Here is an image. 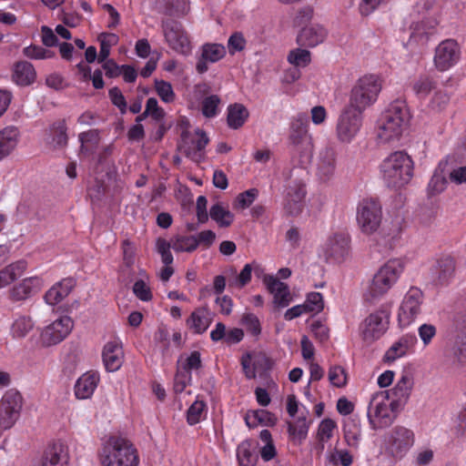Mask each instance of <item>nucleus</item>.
Returning a JSON list of instances; mask_svg holds the SVG:
<instances>
[{"instance_id":"nucleus-1","label":"nucleus","mask_w":466,"mask_h":466,"mask_svg":"<svg viewBox=\"0 0 466 466\" xmlns=\"http://www.w3.org/2000/svg\"><path fill=\"white\" fill-rule=\"evenodd\" d=\"M410 120V113L406 102L402 99L392 101L376 122L377 139L381 144L399 141L407 130Z\"/></svg>"},{"instance_id":"nucleus-2","label":"nucleus","mask_w":466,"mask_h":466,"mask_svg":"<svg viewBox=\"0 0 466 466\" xmlns=\"http://www.w3.org/2000/svg\"><path fill=\"white\" fill-rule=\"evenodd\" d=\"M405 269L401 258H392L385 262L363 289V299L373 302L385 296L398 282Z\"/></svg>"},{"instance_id":"nucleus-3","label":"nucleus","mask_w":466,"mask_h":466,"mask_svg":"<svg viewBox=\"0 0 466 466\" xmlns=\"http://www.w3.org/2000/svg\"><path fill=\"white\" fill-rule=\"evenodd\" d=\"M380 171L389 187L401 188L413 177L414 161L405 151H394L381 161Z\"/></svg>"},{"instance_id":"nucleus-4","label":"nucleus","mask_w":466,"mask_h":466,"mask_svg":"<svg viewBox=\"0 0 466 466\" xmlns=\"http://www.w3.org/2000/svg\"><path fill=\"white\" fill-rule=\"evenodd\" d=\"M432 7V0H420L413 7L410 35L407 42L411 49L425 47L437 34L439 22L434 17L426 16V13Z\"/></svg>"},{"instance_id":"nucleus-5","label":"nucleus","mask_w":466,"mask_h":466,"mask_svg":"<svg viewBox=\"0 0 466 466\" xmlns=\"http://www.w3.org/2000/svg\"><path fill=\"white\" fill-rule=\"evenodd\" d=\"M102 466H137L139 458L137 449L127 440L110 437L102 444L98 452Z\"/></svg>"},{"instance_id":"nucleus-6","label":"nucleus","mask_w":466,"mask_h":466,"mask_svg":"<svg viewBox=\"0 0 466 466\" xmlns=\"http://www.w3.org/2000/svg\"><path fill=\"white\" fill-rule=\"evenodd\" d=\"M289 139L293 147L294 157H299L298 164L302 167L309 164L314 144L309 133V116L306 113H298L291 118Z\"/></svg>"},{"instance_id":"nucleus-7","label":"nucleus","mask_w":466,"mask_h":466,"mask_svg":"<svg viewBox=\"0 0 466 466\" xmlns=\"http://www.w3.org/2000/svg\"><path fill=\"white\" fill-rule=\"evenodd\" d=\"M382 88V81L377 75H365L359 78L350 95L347 106L363 113L368 107L375 104Z\"/></svg>"},{"instance_id":"nucleus-8","label":"nucleus","mask_w":466,"mask_h":466,"mask_svg":"<svg viewBox=\"0 0 466 466\" xmlns=\"http://www.w3.org/2000/svg\"><path fill=\"white\" fill-rule=\"evenodd\" d=\"M391 400L388 390L375 392L368 407V419L372 429H383L390 426L394 420Z\"/></svg>"},{"instance_id":"nucleus-9","label":"nucleus","mask_w":466,"mask_h":466,"mask_svg":"<svg viewBox=\"0 0 466 466\" xmlns=\"http://www.w3.org/2000/svg\"><path fill=\"white\" fill-rule=\"evenodd\" d=\"M356 219L362 233L371 235L380 227L382 221V207L374 198L360 200L357 207Z\"/></svg>"},{"instance_id":"nucleus-10","label":"nucleus","mask_w":466,"mask_h":466,"mask_svg":"<svg viewBox=\"0 0 466 466\" xmlns=\"http://www.w3.org/2000/svg\"><path fill=\"white\" fill-rule=\"evenodd\" d=\"M415 433L411 429L397 425L385 437L386 450L396 460L402 459L412 448Z\"/></svg>"},{"instance_id":"nucleus-11","label":"nucleus","mask_w":466,"mask_h":466,"mask_svg":"<svg viewBox=\"0 0 466 466\" xmlns=\"http://www.w3.org/2000/svg\"><path fill=\"white\" fill-rule=\"evenodd\" d=\"M361 127L362 113L346 106L337 120V139L342 144L351 143L360 133Z\"/></svg>"},{"instance_id":"nucleus-12","label":"nucleus","mask_w":466,"mask_h":466,"mask_svg":"<svg viewBox=\"0 0 466 466\" xmlns=\"http://www.w3.org/2000/svg\"><path fill=\"white\" fill-rule=\"evenodd\" d=\"M390 311L383 307L369 314L360 325L363 340L373 342L379 339L388 329Z\"/></svg>"},{"instance_id":"nucleus-13","label":"nucleus","mask_w":466,"mask_h":466,"mask_svg":"<svg viewBox=\"0 0 466 466\" xmlns=\"http://www.w3.org/2000/svg\"><path fill=\"white\" fill-rule=\"evenodd\" d=\"M24 400L15 390H8L0 400V428L11 429L20 418Z\"/></svg>"},{"instance_id":"nucleus-14","label":"nucleus","mask_w":466,"mask_h":466,"mask_svg":"<svg viewBox=\"0 0 466 466\" xmlns=\"http://www.w3.org/2000/svg\"><path fill=\"white\" fill-rule=\"evenodd\" d=\"M423 293L416 287H411L404 295L398 311V321L401 328H407L421 313Z\"/></svg>"},{"instance_id":"nucleus-15","label":"nucleus","mask_w":466,"mask_h":466,"mask_svg":"<svg viewBox=\"0 0 466 466\" xmlns=\"http://www.w3.org/2000/svg\"><path fill=\"white\" fill-rule=\"evenodd\" d=\"M162 31L166 43L175 52L187 56L191 52V43L182 25L173 19L162 22Z\"/></svg>"},{"instance_id":"nucleus-16","label":"nucleus","mask_w":466,"mask_h":466,"mask_svg":"<svg viewBox=\"0 0 466 466\" xmlns=\"http://www.w3.org/2000/svg\"><path fill=\"white\" fill-rule=\"evenodd\" d=\"M461 58V47L456 40L445 39L435 48L433 64L440 72H445L458 64Z\"/></svg>"},{"instance_id":"nucleus-17","label":"nucleus","mask_w":466,"mask_h":466,"mask_svg":"<svg viewBox=\"0 0 466 466\" xmlns=\"http://www.w3.org/2000/svg\"><path fill=\"white\" fill-rule=\"evenodd\" d=\"M208 142L207 134L199 128L194 133L184 130L181 133L179 148L187 157L199 162L204 157V149Z\"/></svg>"},{"instance_id":"nucleus-18","label":"nucleus","mask_w":466,"mask_h":466,"mask_svg":"<svg viewBox=\"0 0 466 466\" xmlns=\"http://www.w3.org/2000/svg\"><path fill=\"white\" fill-rule=\"evenodd\" d=\"M74 323L70 317L62 316L46 326L40 333V341L46 347L63 341L71 332Z\"/></svg>"},{"instance_id":"nucleus-19","label":"nucleus","mask_w":466,"mask_h":466,"mask_svg":"<svg viewBox=\"0 0 466 466\" xmlns=\"http://www.w3.org/2000/svg\"><path fill=\"white\" fill-rule=\"evenodd\" d=\"M338 152L334 147L321 148L316 160V176L321 182L330 181L336 174Z\"/></svg>"},{"instance_id":"nucleus-20","label":"nucleus","mask_w":466,"mask_h":466,"mask_svg":"<svg viewBox=\"0 0 466 466\" xmlns=\"http://www.w3.org/2000/svg\"><path fill=\"white\" fill-rule=\"evenodd\" d=\"M350 238L348 233L339 231L329 237L324 245L325 256L336 262L343 261L350 254Z\"/></svg>"},{"instance_id":"nucleus-21","label":"nucleus","mask_w":466,"mask_h":466,"mask_svg":"<svg viewBox=\"0 0 466 466\" xmlns=\"http://www.w3.org/2000/svg\"><path fill=\"white\" fill-rule=\"evenodd\" d=\"M43 287L42 278L37 276L26 278L10 290L9 296L15 301L25 300L37 294Z\"/></svg>"},{"instance_id":"nucleus-22","label":"nucleus","mask_w":466,"mask_h":466,"mask_svg":"<svg viewBox=\"0 0 466 466\" xmlns=\"http://www.w3.org/2000/svg\"><path fill=\"white\" fill-rule=\"evenodd\" d=\"M100 381V375L97 371L89 370L82 374L76 381L74 394L77 400L90 399L96 390Z\"/></svg>"},{"instance_id":"nucleus-23","label":"nucleus","mask_w":466,"mask_h":466,"mask_svg":"<svg viewBox=\"0 0 466 466\" xmlns=\"http://www.w3.org/2000/svg\"><path fill=\"white\" fill-rule=\"evenodd\" d=\"M102 359L106 371L115 372L118 370L124 361V351L121 342L117 340L108 341L104 346Z\"/></svg>"},{"instance_id":"nucleus-24","label":"nucleus","mask_w":466,"mask_h":466,"mask_svg":"<svg viewBox=\"0 0 466 466\" xmlns=\"http://www.w3.org/2000/svg\"><path fill=\"white\" fill-rule=\"evenodd\" d=\"M456 263L451 256L446 255L437 259L431 268L433 280L439 285H447L455 275Z\"/></svg>"},{"instance_id":"nucleus-25","label":"nucleus","mask_w":466,"mask_h":466,"mask_svg":"<svg viewBox=\"0 0 466 466\" xmlns=\"http://www.w3.org/2000/svg\"><path fill=\"white\" fill-rule=\"evenodd\" d=\"M306 196L305 186L301 182H294L287 188L285 209L292 216L301 212L303 199Z\"/></svg>"},{"instance_id":"nucleus-26","label":"nucleus","mask_w":466,"mask_h":466,"mask_svg":"<svg viewBox=\"0 0 466 466\" xmlns=\"http://www.w3.org/2000/svg\"><path fill=\"white\" fill-rule=\"evenodd\" d=\"M327 37V30L320 25H310L303 27L298 36L299 46L312 48L321 44Z\"/></svg>"},{"instance_id":"nucleus-27","label":"nucleus","mask_w":466,"mask_h":466,"mask_svg":"<svg viewBox=\"0 0 466 466\" xmlns=\"http://www.w3.org/2000/svg\"><path fill=\"white\" fill-rule=\"evenodd\" d=\"M413 387V379L408 372L401 374L400 378L390 390V397L392 408H399L406 403Z\"/></svg>"},{"instance_id":"nucleus-28","label":"nucleus","mask_w":466,"mask_h":466,"mask_svg":"<svg viewBox=\"0 0 466 466\" xmlns=\"http://www.w3.org/2000/svg\"><path fill=\"white\" fill-rule=\"evenodd\" d=\"M264 284L274 297V303L281 308L287 307L290 302V294L288 286L272 275L264 278Z\"/></svg>"},{"instance_id":"nucleus-29","label":"nucleus","mask_w":466,"mask_h":466,"mask_svg":"<svg viewBox=\"0 0 466 466\" xmlns=\"http://www.w3.org/2000/svg\"><path fill=\"white\" fill-rule=\"evenodd\" d=\"M417 343V338L414 334H405L400 337L386 351L384 359L386 361H394L398 358L403 357L411 351Z\"/></svg>"},{"instance_id":"nucleus-30","label":"nucleus","mask_w":466,"mask_h":466,"mask_svg":"<svg viewBox=\"0 0 466 466\" xmlns=\"http://www.w3.org/2000/svg\"><path fill=\"white\" fill-rule=\"evenodd\" d=\"M67 461V448L62 442H55L45 451L42 466H66Z\"/></svg>"},{"instance_id":"nucleus-31","label":"nucleus","mask_w":466,"mask_h":466,"mask_svg":"<svg viewBox=\"0 0 466 466\" xmlns=\"http://www.w3.org/2000/svg\"><path fill=\"white\" fill-rule=\"evenodd\" d=\"M75 285L76 281L72 278L62 279L46 291L45 295L46 302L49 305H56L68 296Z\"/></svg>"},{"instance_id":"nucleus-32","label":"nucleus","mask_w":466,"mask_h":466,"mask_svg":"<svg viewBox=\"0 0 466 466\" xmlns=\"http://www.w3.org/2000/svg\"><path fill=\"white\" fill-rule=\"evenodd\" d=\"M212 321L210 311L203 307L197 308L187 319V326L197 334L205 332Z\"/></svg>"},{"instance_id":"nucleus-33","label":"nucleus","mask_w":466,"mask_h":466,"mask_svg":"<svg viewBox=\"0 0 466 466\" xmlns=\"http://www.w3.org/2000/svg\"><path fill=\"white\" fill-rule=\"evenodd\" d=\"M19 137V130L15 127H6L0 130V160L15 148Z\"/></svg>"},{"instance_id":"nucleus-34","label":"nucleus","mask_w":466,"mask_h":466,"mask_svg":"<svg viewBox=\"0 0 466 466\" xmlns=\"http://www.w3.org/2000/svg\"><path fill=\"white\" fill-rule=\"evenodd\" d=\"M27 268L25 259L17 260L0 270V289L5 288L22 276Z\"/></svg>"},{"instance_id":"nucleus-35","label":"nucleus","mask_w":466,"mask_h":466,"mask_svg":"<svg viewBox=\"0 0 466 466\" xmlns=\"http://www.w3.org/2000/svg\"><path fill=\"white\" fill-rule=\"evenodd\" d=\"M309 424L305 417H299L296 420L288 423V432L290 441L295 445H300L307 438Z\"/></svg>"},{"instance_id":"nucleus-36","label":"nucleus","mask_w":466,"mask_h":466,"mask_svg":"<svg viewBox=\"0 0 466 466\" xmlns=\"http://www.w3.org/2000/svg\"><path fill=\"white\" fill-rule=\"evenodd\" d=\"M80 146V154L84 156H90L94 154L98 147L100 136L97 129H90L82 132L78 136Z\"/></svg>"},{"instance_id":"nucleus-37","label":"nucleus","mask_w":466,"mask_h":466,"mask_svg":"<svg viewBox=\"0 0 466 466\" xmlns=\"http://www.w3.org/2000/svg\"><path fill=\"white\" fill-rule=\"evenodd\" d=\"M13 78L17 85L28 86L32 84L35 78V71L34 66L26 62H18L15 66Z\"/></svg>"},{"instance_id":"nucleus-38","label":"nucleus","mask_w":466,"mask_h":466,"mask_svg":"<svg viewBox=\"0 0 466 466\" xmlns=\"http://www.w3.org/2000/svg\"><path fill=\"white\" fill-rule=\"evenodd\" d=\"M35 323L30 316L16 315L10 328L14 339H23L33 329Z\"/></svg>"},{"instance_id":"nucleus-39","label":"nucleus","mask_w":466,"mask_h":466,"mask_svg":"<svg viewBox=\"0 0 466 466\" xmlns=\"http://www.w3.org/2000/svg\"><path fill=\"white\" fill-rule=\"evenodd\" d=\"M208 414L207 403L198 396L187 410V421L189 425H196L205 420Z\"/></svg>"},{"instance_id":"nucleus-40","label":"nucleus","mask_w":466,"mask_h":466,"mask_svg":"<svg viewBox=\"0 0 466 466\" xmlns=\"http://www.w3.org/2000/svg\"><path fill=\"white\" fill-rule=\"evenodd\" d=\"M248 117V111L241 104L230 105L228 108V125L238 129L244 125Z\"/></svg>"},{"instance_id":"nucleus-41","label":"nucleus","mask_w":466,"mask_h":466,"mask_svg":"<svg viewBox=\"0 0 466 466\" xmlns=\"http://www.w3.org/2000/svg\"><path fill=\"white\" fill-rule=\"evenodd\" d=\"M209 216L220 228L229 227L234 220L233 213L221 203H216L210 208Z\"/></svg>"},{"instance_id":"nucleus-42","label":"nucleus","mask_w":466,"mask_h":466,"mask_svg":"<svg viewBox=\"0 0 466 466\" xmlns=\"http://www.w3.org/2000/svg\"><path fill=\"white\" fill-rule=\"evenodd\" d=\"M452 363L458 367L466 365V336L456 335L450 350Z\"/></svg>"},{"instance_id":"nucleus-43","label":"nucleus","mask_w":466,"mask_h":466,"mask_svg":"<svg viewBox=\"0 0 466 466\" xmlns=\"http://www.w3.org/2000/svg\"><path fill=\"white\" fill-rule=\"evenodd\" d=\"M237 459L238 466H255L258 457L252 451L250 441H242L237 448Z\"/></svg>"},{"instance_id":"nucleus-44","label":"nucleus","mask_w":466,"mask_h":466,"mask_svg":"<svg viewBox=\"0 0 466 466\" xmlns=\"http://www.w3.org/2000/svg\"><path fill=\"white\" fill-rule=\"evenodd\" d=\"M447 186V179L443 174V168L441 167V163L435 169L431 178L428 184V194L430 196H436L441 194Z\"/></svg>"},{"instance_id":"nucleus-45","label":"nucleus","mask_w":466,"mask_h":466,"mask_svg":"<svg viewBox=\"0 0 466 466\" xmlns=\"http://www.w3.org/2000/svg\"><path fill=\"white\" fill-rule=\"evenodd\" d=\"M259 439L264 443L259 449L260 457L264 461H269L277 455V450L270 431L268 430H262L259 433Z\"/></svg>"},{"instance_id":"nucleus-46","label":"nucleus","mask_w":466,"mask_h":466,"mask_svg":"<svg viewBox=\"0 0 466 466\" xmlns=\"http://www.w3.org/2000/svg\"><path fill=\"white\" fill-rule=\"evenodd\" d=\"M326 460L332 466H350L353 462V457L349 451L336 448L327 452Z\"/></svg>"},{"instance_id":"nucleus-47","label":"nucleus","mask_w":466,"mask_h":466,"mask_svg":"<svg viewBox=\"0 0 466 466\" xmlns=\"http://www.w3.org/2000/svg\"><path fill=\"white\" fill-rule=\"evenodd\" d=\"M287 59L295 67H306L311 62V53L305 48H294L289 51Z\"/></svg>"},{"instance_id":"nucleus-48","label":"nucleus","mask_w":466,"mask_h":466,"mask_svg":"<svg viewBox=\"0 0 466 466\" xmlns=\"http://www.w3.org/2000/svg\"><path fill=\"white\" fill-rule=\"evenodd\" d=\"M201 55L209 63H216L226 56V48L220 44L208 43L202 46Z\"/></svg>"},{"instance_id":"nucleus-49","label":"nucleus","mask_w":466,"mask_h":466,"mask_svg":"<svg viewBox=\"0 0 466 466\" xmlns=\"http://www.w3.org/2000/svg\"><path fill=\"white\" fill-rule=\"evenodd\" d=\"M172 248L176 252H193L198 248L195 236L178 235L172 238Z\"/></svg>"},{"instance_id":"nucleus-50","label":"nucleus","mask_w":466,"mask_h":466,"mask_svg":"<svg viewBox=\"0 0 466 466\" xmlns=\"http://www.w3.org/2000/svg\"><path fill=\"white\" fill-rule=\"evenodd\" d=\"M432 90H436V82L430 76H420L413 84V91L420 98L427 97Z\"/></svg>"},{"instance_id":"nucleus-51","label":"nucleus","mask_w":466,"mask_h":466,"mask_svg":"<svg viewBox=\"0 0 466 466\" xmlns=\"http://www.w3.org/2000/svg\"><path fill=\"white\" fill-rule=\"evenodd\" d=\"M401 232L402 227L400 220L392 222L389 228H383L381 231V238H383L385 247L392 248L395 242L400 238Z\"/></svg>"},{"instance_id":"nucleus-52","label":"nucleus","mask_w":466,"mask_h":466,"mask_svg":"<svg viewBox=\"0 0 466 466\" xmlns=\"http://www.w3.org/2000/svg\"><path fill=\"white\" fill-rule=\"evenodd\" d=\"M220 98L217 95L205 97L201 102V112L207 118H213L220 112Z\"/></svg>"},{"instance_id":"nucleus-53","label":"nucleus","mask_w":466,"mask_h":466,"mask_svg":"<svg viewBox=\"0 0 466 466\" xmlns=\"http://www.w3.org/2000/svg\"><path fill=\"white\" fill-rule=\"evenodd\" d=\"M258 268V265L256 263L246 264L240 273L237 276L234 280H229V287L242 289L248 285L251 280L252 270Z\"/></svg>"},{"instance_id":"nucleus-54","label":"nucleus","mask_w":466,"mask_h":466,"mask_svg":"<svg viewBox=\"0 0 466 466\" xmlns=\"http://www.w3.org/2000/svg\"><path fill=\"white\" fill-rule=\"evenodd\" d=\"M155 89L157 96L164 103H172L176 99V94L169 82L165 80H155Z\"/></svg>"},{"instance_id":"nucleus-55","label":"nucleus","mask_w":466,"mask_h":466,"mask_svg":"<svg viewBox=\"0 0 466 466\" xmlns=\"http://www.w3.org/2000/svg\"><path fill=\"white\" fill-rule=\"evenodd\" d=\"M304 308L308 313L316 314L320 312L324 308L323 296L319 292H311L307 296Z\"/></svg>"},{"instance_id":"nucleus-56","label":"nucleus","mask_w":466,"mask_h":466,"mask_svg":"<svg viewBox=\"0 0 466 466\" xmlns=\"http://www.w3.org/2000/svg\"><path fill=\"white\" fill-rule=\"evenodd\" d=\"M328 377L330 384L334 387L341 388L347 384L346 370L341 366H330Z\"/></svg>"},{"instance_id":"nucleus-57","label":"nucleus","mask_w":466,"mask_h":466,"mask_svg":"<svg viewBox=\"0 0 466 466\" xmlns=\"http://www.w3.org/2000/svg\"><path fill=\"white\" fill-rule=\"evenodd\" d=\"M450 102V96L446 90L436 89L430 101V107L435 111L443 110Z\"/></svg>"},{"instance_id":"nucleus-58","label":"nucleus","mask_w":466,"mask_h":466,"mask_svg":"<svg viewBox=\"0 0 466 466\" xmlns=\"http://www.w3.org/2000/svg\"><path fill=\"white\" fill-rule=\"evenodd\" d=\"M241 324L246 328L247 331L253 336H258L261 332L260 321L253 313H244L241 318Z\"/></svg>"},{"instance_id":"nucleus-59","label":"nucleus","mask_w":466,"mask_h":466,"mask_svg":"<svg viewBox=\"0 0 466 466\" xmlns=\"http://www.w3.org/2000/svg\"><path fill=\"white\" fill-rule=\"evenodd\" d=\"M335 429L336 423L334 420L331 419H324L319 425L316 439L322 441H329L333 436Z\"/></svg>"},{"instance_id":"nucleus-60","label":"nucleus","mask_w":466,"mask_h":466,"mask_svg":"<svg viewBox=\"0 0 466 466\" xmlns=\"http://www.w3.org/2000/svg\"><path fill=\"white\" fill-rule=\"evenodd\" d=\"M191 373L177 368L174 379V390L176 393H181L191 382Z\"/></svg>"},{"instance_id":"nucleus-61","label":"nucleus","mask_w":466,"mask_h":466,"mask_svg":"<svg viewBox=\"0 0 466 466\" xmlns=\"http://www.w3.org/2000/svg\"><path fill=\"white\" fill-rule=\"evenodd\" d=\"M53 141L59 147H64L67 143L66 126L65 121H59L52 128Z\"/></svg>"},{"instance_id":"nucleus-62","label":"nucleus","mask_w":466,"mask_h":466,"mask_svg":"<svg viewBox=\"0 0 466 466\" xmlns=\"http://www.w3.org/2000/svg\"><path fill=\"white\" fill-rule=\"evenodd\" d=\"M202 367L200 353L197 350L192 351L185 361L178 367L182 370L191 373L192 370H198Z\"/></svg>"},{"instance_id":"nucleus-63","label":"nucleus","mask_w":466,"mask_h":466,"mask_svg":"<svg viewBox=\"0 0 466 466\" xmlns=\"http://www.w3.org/2000/svg\"><path fill=\"white\" fill-rule=\"evenodd\" d=\"M418 334L420 339L422 340L424 346H428L431 343L432 339L437 334V329L434 325L424 323L418 329Z\"/></svg>"},{"instance_id":"nucleus-64","label":"nucleus","mask_w":466,"mask_h":466,"mask_svg":"<svg viewBox=\"0 0 466 466\" xmlns=\"http://www.w3.org/2000/svg\"><path fill=\"white\" fill-rule=\"evenodd\" d=\"M134 294L142 301L152 299V292L149 286L142 279H138L133 286Z\"/></svg>"}]
</instances>
